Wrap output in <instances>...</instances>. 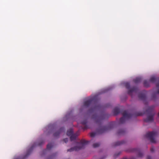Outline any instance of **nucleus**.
Masks as SVG:
<instances>
[{
  "instance_id": "nucleus-1",
  "label": "nucleus",
  "mask_w": 159,
  "mask_h": 159,
  "mask_svg": "<svg viewBox=\"0 0 159 159\" xmlns=\"http://www.w3.org/2000/svg\"><path fill=\"white\" fill-rule=\"evenodd\" d=\"M105 116L106 115L104 114L94 115L93 116V118L96 124L98 126L97 131L99 134H102L111 130L113 128L115 125V122H112L106 126H102V124L103 120L105 119Z\"/></svg>"
},
{
  "instance_id": "nucleus-2",
  "label": "nucleus",
  "mask_w": 159,
  "mask_h": 159,
  "mask_svg": "<svg viewBox=\"0 0 159 159\" xmlns=\"http://www.w3.org/2000/svg\"><path fill=\"white\" fill-rule=\"evenodd\" d=\"M90 141H89L84 140H81L80 142L79 143L78 146H75L73 148H72L69 149H68L67 152H71L74 151H78L80 149L84 148L85 146Z\"/></svg>"
},
{
  "instance_id": "nucleus-3",
  "label": "nucleus",
  "mask_w": 159,
  "mask_h": 159,
  "mask_svg": "<svg viewBox=\"0 0 159 159\" xmlns=\"http://www.w3.org/2000/svg\"><path fill=\"white\" fill-rule=\"evenodd\" d=\"M43 143H44V141L43 140H41L39 142L34 143L32 147L27 151L26 154L23 157H19L15 158V159H25L30 154L34 147L41 146Z\"/></svg>"
},
{
  "instance_id": "nucleus-4",
  "label": "nucleus",
  "mask_w": 159,
  "mask_h": 159,
  "mask_svg": "<svg viewBox=\"0 0 159 159\" xmlns=\"http://www.w3.org/2000/svg\"><path fill=\"white\" fill-rule=\"evenodd\" d=\"M147 113L149 115L147 118L144 120L145 122H151L153 120V116L155 113L153 111V109L151 107H149L146 110Z\"/></svg>"
},
{
  "instance_id": "nucleus-5",
  "label": "nucleus",
  "mask_w": 159,
  "mask_h": 159,
  "mask_svg": "<svg viewBox=\"0 0 159 159\" xmlns=\"http://www.w3.org/2000/svg\"><path fill=\"white\" fill-rule=\"evenodd\" d=\"M122 114L123 116L120 119V124L124 123L125 122V120L129 119L133 116V114L128 113L126 110L124 111Z\"/></svg>"
},
{
  "instance_id": "nucleus-6",
  "label": "nucleus",
  "mask_w": 159,
  "mask_h": 159,
  "mask_svg": "<svg viewBox=\"0 0 159 159\" xmlns=\"http://www.w3.org/2000/svg\"><path fill=\"white\" fill-rule=\"evenodd\" d=\"M67 135L70 137V140L71 141L75 140L76 139L77 137L79 135V132H77L75 134H73V130L72 129L68 130L67 132Z\"/></svg>"
},
{
  "instance_id": "nucleus-7",
  "label": "nucleus",
  "mask_w": 159,
  "mask_h": 159,
  "mask_svg": "<svg viewBox=\"0 0 159 159\" xmlns=\"http://www.w3.org/2000/svg\"><path fill=\"white\" fill-rule=\"evenodd\" d=\"M125 86L126 88L128 89V93L133 97L132 93H136L138 91V89L135 87H133L130 89V84L129 83H126L125 84Z\"/></svg>"
},
{
  "instance_id": "nucleus-8",
  "label": "nucleus",
  "mask_w": 159,
  "mask_h": 159,
  "mask_svg": "<svg viewBox=\"0 0 159 159\" xmlns=\"http://www.w3.org/2000/svg\"><path fill=\"white\" fill-rule=\"evenodd\" d=\"M156 135V133L155 132L152 131L147 133L145 136L147 138L149 139L150 142L152 143H155L156 141L154 137Z\"/></svg>"
},
{
  "instance_id": "nucleus-9",
  "label": "nucleus",
  "mask_w": 159,
  "mask_h": 159,
  "mask_svg": "<svg viewBox=\"0 0 159 159\" xmlns=\"http://www.w3.org/2000/svg\"><path fill=\"white\" fill-rule=\"evenodd\" d=\"M96 102V97H93L84 102V106L88 107L91 104L95 103Z\"/></svg>"
},
{
  "instance_id": "nucleus-10",
  "label": "nucleus",
  "mask_w": 159,
  "mask_h": 159,
  "mask_svg": "<svg viewBox=\"0 0 159 159\" xmlns=\"http://www.w3.org/2000/svg\"><path fill=\"white\" fill-rule=\"evenodd\" d=\"M149 81L152 83H154L156 81H157V83L156 84V86L157 88L159 87V78L152 77L150 78Z\"/></svg>"
},
{
  "instance_id": "nucleus-11",
  "label": "nucleus",
  "mask_w": 159,
  "mask_h": 159,
  "mask_svg": "<svg viewBox=\"0 0 159 159\" xmlns=\"http://www.w3.org/2000/svg\"><path fill=\"white\" fill-rule=\"evenodd\" d=\"M65 130L64 127L61 128L55 132L53 134V135L55 137H57L62 132L64 131Z\"/></svg>"
},
{
  "instance_id": "nucleus-12",
  "label": "nucleus",
  "mask_w": 159,
  "mask_h": 159,
  "mask_svg": "<svg viewBox=\"0 0 159 159\" xmlns=\"http://www.w3.org/2000/svg\"><path fill=\"white\" fill-rule=\"evenodd\" d=\"M133 151L137 152L138 153V156L139 157H142L143 155V154L141 152L140 150L139 149L134 148L133 149Z\"/></svg>"
},
{
  "instance_id": "nucleus-13",
  "label": "nucleus",
  "mask_w": 159,
  "mask_h": 159,
  "mask_svg": "<svg viewBox=\"0 0 159 159\" xmlns=\"http://www.w3.org/2000/svg\"><path fill=\"white\" fill-rule=\"evenodd\" d=\"M100 107L101 106L100 105H95L89 111L90 112L95 111L99 109Z\"/></svg>"
},
{
  "instance_id": "nucleus-14",
  "label": "nucleus",
  "mask_w": 159,
  "mask_h": 159,
  "mask_svg": "<svg viewBox=\"0 0 159 159\" xmlns=\"http://www.w3.org/2000/svg\"><path fill=\"white\" fill-rule=\"evenodd\" d=\"M87 119H84L81 122V123L83 125H84V127L82 128L84 129H85L89 128L88 126L87 125Z\"/></svg>"
},
{
  "instance_id": "nucleus-15",
  "label": "nucleus",
  "mask_w": 159,
  "mask_h": 159,
  "mask_svg": "<svg viewBox=\"0 0 159 159\" xmlns=\"http://www.w3.org/2000/svg\"><path fill=\"white\" fill-rule=\"evenodd\" d=\"M125 143V141L124 140H122L121 141H118L117 142L114 143L113 144V146H116L121 145Z\"/></svg>"
},
{
  "instance_id": "nucleus-16",
  "label": "nucleus",
  "mask_w": 159,
  "mask_h": 159,
  "mask_svg": "<svg viewBox=\"0 0 159 159\" xmlns=\"http://www.w3.org/2000/svg\"><path fill=\"white\" fill-rule=\"evenodd\" d=\"M139 98L142 100H144L146 99V95L144 93H140L138 95Z\"/></svg>"
},
{
  "instance_id": "nucleus-17",
  "label": "nucleus",
  "mask_w": 159,
  "mask_h": 159,
  "mask_svg": "<svg viewBox=\"0 0 159 159\" xmlns=\"http://www.w3.org/2000/svg\"><path fill=\"white\" fill-rule=\"evenodd\" d=\"M113 112L115 115H117L120 112V110L118 107H115L113 110Z\"/></svg>"
},
{
  "instance_id": "nucleus-18",
  "label": "nucleus",
  "mask_w": 159,
  "mask_h": 159,
  "mask_svg": "<svg viewBox=\"0 0 159 159\" xmlns=\"http://www.w3.org/2000/svg\"><path fill=\"white\" fill-rule=\"evenodd\" d=\"M125 131L124 129H119L118 131L117 134L118 135L123 134H125Z\"/></svg>"
},
{
  "instance_id": "nucleus-19",
  "label": "nucleus",
  "mask_w": 159,
  "mask_h": 159,
  "mask_svg": "<svg viewBox=\"0 0 159 159\" xmlns=\"http://www.w3.org/2000/svg\"><path fill=\"white\" fill-rule=\"evenodd\" d=\"M141 80V79L139 77H137L133 80L134 82L135 83H138L140 82Z\"/></svg>"
},
{
  "instance_id": "nucleus-20",
  "label": "nucleus",
  "mask_w": 159,
  "mask_h": 159,
  "mask_svg": "<svg viewBox=\"0 0 159 159\" xmlns=\"http://www.w3.org/2000/svg\"><path fill=\"white\" fill-rule=\"evenodd\" d=\"M53 147V144L52 143H49L47 145V148L48 150L50 149Z\"/></svg>"
},
{
  "instance_id": "nucleus-21",
  "label": "nucleus",
  "mask_w": 159,
  "mask_h": 159,
  "mask_svg": "<svg viewBox=\"0 0 159 159\" xmlns=\"http://www.w3.org/2000/svg\"><path fill=\"white\" fill-rule=\"evenodd\" d=\"M143 84L145 87H148L149 86V83L147 80H144L143 82Z\"/></svg>"
},
{
  "instance_id": "nucleus-22",
  "label": "nucleus",
  "mask_w": 159,
  "mask_h": 159,
  "mask_svg": "<svg viewBox=\"0 0 159 159\" xmlns=\"http://www.w3.org/2000/svg\"><path fill=\"white\" fill-rule=\"evenodd\" d=\"M100 145V144L99 143H94L93 145V146L94 148H97Z\"/></svg>"
},
{
  "instance_id": "nucleus-23",
  "label": "nucleus",
  "mask_w": 159,
  "mask_h": 159,
  "mask_svg": "<svg viewBox=\"0 0 159 159\" xmlns=\"http://www.w3.org/2000/svg\"><path fill=\"white\" fill-rule=\"evenodd\" d=\"M156 94H159V89L157 90V92H156V93H153L152 94V97L153 99H154V98H155L156 97Z\"/></svg>"
},
{
  "instance_id": "nucleus-24",
  "label": "nucleus",
  "mask_w": 159,
  "mask_h": 159,
  "mask_svg": "<svg viewBox=\"0 0 159 159\" xmlns=\"http://www.w3.org/2000/svg\"><path fill=\"white\" fill-rule=\"evenodd\" d=\"M145 113H142L141 112H138V113H136L134 114V115L135 116H142L143 115V114Z\"/></svg>"
},
{
  "instance_id": "nucleus-25",
  "label": "nucleus",
  "mask_w": 159,
  "mask_h": 159,
  "mask_svg": "<svg viewBox=\"0 0 159 159\" xmlns=\"http://www.w3.org/2000/svg\"><path fill=\"white\" fill-rule=\"evenodd\" d=\"M96 134V133H95L92 132L90 134V135L91 137H94L95 136Z\"/></svg>"
},
{
  "instance_id": "nucleus-26",
  "label": "nucleus",
  "mask_w": 159,
  "mask_h": 159,
  "mask_svg": "<svg viewBox=\"0 0 159 159\" xmlns=\"http://www.w3.org/2000/svg\"><path fill=\"white\" fill-rule=\"evenodd\" d=\"M120 152H118L117 153H116L114 155V157L115 158H116V157H117L118 156H119L120 154Z\"/></svg>"
},
{
  "instance_id": "nucleus-27",
  "label": "nucleus",
  "mask_w": 159,
  "mask_h": 159,
  "mask_svg": "<svg viewBox=\"0 0 159 159\" xmlns=\"http://www.w3.org/2000/svg\"><path fill=\"white\" fill-rule=\"evenodd\" d=\"M150 151L151 152H153L154 151V148L153 147H152L151 148Z\"/></svg>"
},
{
  "instance_id": "nucleus-28",
  "label": "nucleus",
  "mask_w": 159,
  "mask_h": 159,
  "mask_svg": "<svg viewBox=\"0 0 159 159\" xmlns=\"http://www.w3.org/2000/svg\"><path fill=\"white\" fill-rule=\"evenodd\" d=\"M68 138H65L63 139V141L66 143L68 142Z\"/></svg>"
},
{
  "instance_id": "nucleus-29",
  "label": "nucleus",
  "mask_w": 159,
  "mask_h": 159,
  "mask_svg": "<svg viewBox=\"0 0 159 159\" xmlns=\"http://www.w3.org/2000/svg\"><path fill=\"white\" fill-rule=\"evenodd\" d=\"M147 159H152L151 157L150 156H148L147 158Z\"/></svg>"
},
{
  "instance_id": "nucleus-30",
  "label": "nucleus",
  "mask_w": 159,
  "mask_h": 159,
  "mask_svg": "<svg viewBox=\"0 0 159 159\" xmlns=\"http://www.w3.org/2000/svg\"><path fill=\"white\" fill-rule=\"evenodd\" d=\"M56 155V154H53L51 157V158H53V157L54 156H55V155Z\"/></svg>"
},
{
  "instance_id": "nucleus-31",
  "label": "nucleus",
  "mask_w": 159,
  "mask_h": 159,
  "mask_svg": "<svg viewBox=\"0 0 159 159\" xmlns=\"http://www.w3.org/2000/svg\"><path fill=\"white\" fill-rule=\"evenodd\" d=\"M130 159H135V158L134 157H132Z\"/></svg>"
},
{
  "instance_id": "nucleus-32",
  "label": "nucleus",
  "mask_w": 159,
  "mask_h": 159,
  "mask_svg": "<svg viewBox=\"0 0 159 159\" xmlns=\"http://www.w3.org/2000/svg\"><path fill=\"white\" fill-rule=\"evenodd\" d=\"M158 116L159 117V112L158 113Z\"/></svg>"
},
{
  "instance_id": "nucleus-33",
  "label": "nucleus",
  "mask_w": 159,
  "mask_h": 159,
  "mask_svg": "<svg viewBox=\"0 0 159 159\" xmlns=\"http://www.w3.org/2000/svg\"><path fill=\"white\" fill-rule=\"evenodd\" d=\"M123 159H127L126 158H124Z\"/></svg>"
}]
</instances>
